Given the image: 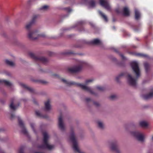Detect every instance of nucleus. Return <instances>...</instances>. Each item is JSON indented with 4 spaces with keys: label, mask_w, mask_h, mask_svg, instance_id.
<instances>
[{
    "label": "nucleus",
    "mask_w": 153,
    "mask_h": 153,
    "mask_svg": "<svg viewBox=\"0 0 153 153\" xmlns=\"http://www.w3.org/2000/svg\"><path fill=\"white\" fill-rule=\"evenodd\" d=\"M130 65L133 72L136 75V77L135 78L133 77L129 74L126 76L128 84L134 88H136L137 85V79L140 76V70L137 62L133 61L131 62Z\"/></svg>",
    "instance_id": "f257e3e1"
},
{
    "label": "nucleus",
    "mask_w": 153,
    "mask_h": 153,
    "mask_svg": "<svg viewBox=\"0 0 153 153\" xmlns=\"http://www.w3.org/2000/svg\"><path fill=\"white\" fill-rule=\"evenodd\" d=\"M54 75L60 79L62 82L68 86L76 85L77 86L80 87L82 89L89 92L90 94L94 95L95 96H97L98 95V94L94 91L89 87L80 83H76L74 81L67 80L64 78H60V76L57 74H54Z\"/></svg>",
    "instance_id": "f03ea898"
},
{
    "label": "nucleus",
    "mask_w": 153,
    "mask_h": 153,
    "mask_svg": "<svg viewBox=\"0 0 153 153\" xmlns=\"http://www.w3.org/2000/svg\"><path fill=\"white\" fill-rule=\"evenodd\" d=\"M43 144L42 145H39L37 148L39 149H47L51 150L54 148L53 145L49 144L48 143V140L49 138V136L46 132L43 133Z\"/></svg>",
    "instance_id": "7ed1b4c3"
},
{
    "label": "nucleus",
    "mask_w": 153,
    "mask_h": 153,
    "mask_svg": "<svg viewBox=\"0 0 153 153\" xmlns=\"http://www.w3.org/2000/svg\"><path fill=\"white\" fill-rule=\"evenodd\" d=\"M87 65V63L84 61L78 60L76 65L68 68V71L71 73H76L80 71L82 68Z\"/></svg>",
    "instance_id": "20e7f679"
},
{
    "label": "nucleus",
    "mask_w": 153,
    "mask_h": 153,
    "mask_svg": "<svg viewBox=\"0 0 153 153\" xmlns=\"http://www.w3.org/2000/svg\"><path fill=\"white\" fill-rule=\"evenodd\" d=\"M70 138L71 141L73 143V148L74 150L78 152L79 153H84L81 152L78 147L77 142L73 127L71 128Z\"/></svg>",
    "instance_id": "39448f33"
},
{
    "label": "nucleus",
    "mask_w": 153,
    "mask_h": 153,
    "mask_svg": "<svg viewBox=\"0 0 153 153\" xmlns=\"http://www.w3.org/2000/svg\"><path fill=\"white\" fill-rule=\"evenodd\" d=\"M28 36L29 38L31 40H35L40 37H45V35L43 34H39L37 30L29 31Z\"/></svg>",
    "instance_id": "423d86ee"
},
{
    "label": "nucleus",
    "mask_w": 153,
    "mask_h": 153,
    "mask_svg": "<svg viewBox=\"0 0 153 153\" xmlns=\"http://www.w3.org/2000/svg\"><path fill=\"white\" fill-rule=\"evenodd\" d=\"M131 135L134 137L138 141L141 142L144 141V136L139 131H133L130 132Z\"/></svg>",
    "instance_id": "0eeeda50"
},
{
    "label": "nucleus",
    "mask_w": 153,
    "mask_h": 153,
    "mask_svg": "<svg viewBox=\"0 0 153 153\" xmlns=\"http://www.w3.org/2000/svg\"><path fill=\"white\" fill-rule=\"evenodd\" d=\"M131 135L134 137L138 141L141 142L144 141V136L139 131H133L130 132Z\"/></svg>",
    "instance_id": "6e6552de"
},
{
    "label": "nucleus",
    "mask_w": 153,
    "mask_h": 153,
    "mask_svg": "<svg viewBox=\"0 0 153 153\" xmlns=\"http://www.w3.org/2000/svg\"><path fill=\"white\" fill-rule=\"evenodd\" d=\"M108 143L110 145V147L112 151L115 153H120V151L116 141L109 142Z\"/></svg>",
    "instance_id": "1a4fd4ad"
},
{
    "label": "nucleus",
    "mask_w": 153,
    "mask_h": 153,
    "mask_svg": "<svg viewBox=\"0 0 153 153\" xmlns=\"http://www.w3.org/2000/svg\"><path fill=\"white\" fill-rule=\"evenodd\" d=\"M30 56L33 58L36 61L45 64L48 62V59L44 57H38L36 56L32 53H30L29 54Z\"/></svg>",
    "instance_id": "9d476101"
},
{
    "label": "nucleus",
    "mask_w": 153,
    "mask_h": 153,
    "mask_svg": "<svg viewBox=\"0 0 153 153\" xmlns=\"http://www.w3.org/2000/svg\"><path fill=\"white\" fill-rule=\"evenodd\" d=\"M17 118L18 120L19 125L22 128V132L24 135L27 137H28V131L25 126L23 122L19 117H18Z\"/></svg>",
    "instance_id": "9b49d317"
},
{
    "label": "nucleus",
    "mask_w": 153,
    "mask_h": 153,
    "mask_svg": "<svg viewBox=\"0 0 153 153\" xmlns=\"http://www.w3.org/2000/svg\"><path fill=\"white\" fill-rule=\"evenodd\" d=\"M58 127L59 129L62 131L65 130V125L63 123L62 114H61L58 118Z\"/></svg>",
    "instance_id": "f8f14e48"
},
{
    "label": "nucleus",
    "mask_w": 153,
    "mask_h": 153,
    "mask_svg": "<svg viewBox=\"0 0 153 153\" xmlns=\"http://www.w3.org/2000/svg\"><path fill=\"white\" fill-rule=\"evenodd\" d=\"M100 4L108 10L110 9V7L109 4L106 0H99Z\"/></svg>",
    "instance_id": "ddd939ff"
},
{
    "label": "nucleus",
    "mask_w": 153,
    "mask_h": 153,
    "mask_svg": "<svg viewBox=\"0 0 153 153\" xmlns=\"http://www.w3.org/2000/svg\"><path fill=\"white\" fill-rule=\"evenodd\" d=\"M83 3L87 4L88 2V4L90 7L94 8L96 6V2L94 0H83Z\"/></svg>",
    "instance_id": "4468645a"
},
{
    "label": "nucleus",
    "mask_w": 153,
    "mask_h": 153,
    "mask_svg": "<svg viewBox=\"0 0 153 153\" xmlns=\"http://www.w3.org/2000/svg\"><path fill=\"white\" fill-rule=\"evenodd\" d=\"M85 43L86 44L91 43L92 44L101 45L102 44V42L98 39H93L90 42H85Z\"/></svg>",
    "instance_id": "2eb2a0df"
},
{
    "label": "nucleus",
    "mask_w": 153,
    "mask_h": 153,
    "mask_svg": "<svg viewBox=\"0 0 153 153\" xmlns=\"http://www.w3.org/2000/svg\"><path fill=\"white\" fill-rule=\"evenodd\" d=\"M85 23V22L83 21H80L79 22L76 24V25L74 27H78L80 28V29H79V30L80 31H84V28L82 27V25H83Z\"/></svg>",
    "instance_id": "dca6fc26"
},
{
    "label": "nucleus",
    "mask_w": 153,
    "mask_h": 153,
    "mask_svg": "<svg viewBox=\"0 0 153 153\" xmlns=\"http://www.w3.org/2000/svg\"><path fill=\"white\" fill-rule=\"evenodd\" d=\"M142 97L144 100H148V99L152 98L153 97V90L149 94L143 95L141 96Z\"/></svg>",
    "instance_id": "f3484780"
},
{
    "label": "nucleus",
    "mask_w": 153,
    "mask_h": 153,
    "mask_svg": "<svg viewBox=\"0 0 153 153\" xmlns=\"http://www.w3.org/2000/svg\"><path fill=\"white\" fill-rule=\"evenodd\" d=\"M50 101L49 100H48L45 102V111H49L51 109V105L50 104Z\"/></svg>",
    "instance_id": "a211bd4d"
},
{
    "label": "nucleus",
    "mask_w": 153,
    "mask_h": 153,
    "mask_svg": "<svg viewBox=\"0 0 153 153\" xmlns=\"http://www.w3.org/2000/svg\"><path fill=\"white\" fill-rule=\"evenodd\" d=\"M4 84L8 86H11L12 85V84L9 81L0 79V84Z\"/></svg>",
    "instance_id": "6ab92c4d"
},
{
    "label": "nucleus",
    "mask_w": 153,
    "mask_h": 153,
    "mask_svg": "<svg viewBox=\"0 0 153 153\" xmlns=\"http://www.w3.org/2000/svg\"><path fill=\"white\" fill-rule=\"evenodd\" d=\"M20 85L23 87L26 88L30 92L32 93L34 92V90L33 88L28 87L27 85L23 83H21Z\"/></svg>",
    "instance_id": "aec40b11"
},
{
    "label": "nucleus",
    "mask_w": 153,
    "mask_h": 153,
    "mask_svg": "<svg viewBox=\"0 0 153 153\" xmlns=\"http://www.w3.org/2000/svg\"><path fill=\"white\" fill-rule=\"evenodd\" d=\"M135 14V19L136 20H138L140 18V13L139 10L137 9H135L134 10Z\"/></svg>",
    "instance_id": "412c9836"
},
{
    "label": "nucleus",
    "mask_w": 153,
    "mask_h": 153,
    "mask_svg": "<svg viewBox=\"0 0 153 153\" xmlns=\"http://www.w3.org/2000/svg\"><path fill=\"white\" fill-rule=\"evenodd\" d=\"M123 15L126 16H128L129 15V12L128 8L125 7L123 9Z\"/></svg>",
    "instance_id": "4be33fe9"
},
{
    "label": "nucleus",
    "mask_w": 153,
    "mask_h": 153,
    "mask_svg": "<svg viewBox=\"0 0 153 153\" xmlns=\"http://www.w3.org/2000/svg\"><path fill=\"white\" fill-rule=\"evenodd\" d=\"M13 98L12 99L11 102V104L10 105L9 107L10 109L14 111L17 108L18 106H15L14 105L13 102Z\"/></svg>",
    "instance_id": "5701e85b"
},
{
    "label": "nucleus",
    "mask_w": 153,
    "mask_h": 153,
    "mask_svg": "<svg viewBox=\"0 0 153 153\" xmlns=\"http://www.w3.org/2000/svg\"><path fill=\"white\" fill-rule=\"evenodd\" d=\"M98 12L100 15L104 19L105 21L106 22H107L108 21V19L107 16L101 11L99 10Z\"/></svg>",
    "instance_id": "b1692460"
},
{
    "label": "nucleus",
    "mask_w": 153,
    "mask_h": 153,
    "mask_svg": "<svg viewBox=\"0 0 153 153\" xmlns=\"http://www.w3.org/2000/svg\"><path fill=\"white\" fill-rule=\"evenodd\" d=\"M97 125L98 128L101 129H102L104 128V125L102 121H98L97 122Z\"/></svg>",
    "instance_id": "393cba45"
},
{
    "label": "nucleus",
    "mask_w": 153,
    "mask_h": 153,
    "mask_svg": "<svg viewBox=\"0 0 153 153\" xmlns=\"http://www.w3.org/2000/svg\"><path fill=\"white\" fill-rule=\"evenodd\" d=\"M126 72L122 73L120 74L118 76H117L116 78V80L117 82L119 81V79H120L121 77L122 76H126Z\"/></svg>",
    "instance_id": "a878e982"
},
{
    "label": "nucleus",
    "mask_w": 153,
    "mask_h": 153,
    "mask_svg": "<svg viewBox=\"0 0 153 153\" xmlns=\"http://www.w3.org/2000/svg\"><path fill=\"white\" fill-rule=\"evenodd\" d=\"M139 125L141 127H146L148 126L147 123L144 121H140L139 122Z\"/></svg>",
    "instance_id": "bb28decb"
},
{
    "label": "nucleus",
    "mask_w": 153,
    "mask_h": 153,
    "mask_svg": "<svg viewBox=\"0 0 153 153\" xmlns=\"http://www.w3.org/2000/svg\"><path fill=\"white\" fill-rule=\"evenodd\" d=\"M34 24L33 23L30 21L25 26L26 29L27 30H29L32 25Z\"/></svg>",
    "instance_id": "cd10ccee"
},
{
    "label": "nucleus",
    "mask_w": 153,
    "mask_h": 153,
    "mask_svg": "<svg viewBox=\"0 0 153 153\" xmlns=\"http://www.w3.org/2000/svg\"><path fill=\"white\" fill-rule=\"evenodd\" d=\"M39 17V15H34L33 16L32 19L31 21V22H32V23L34 24L36 22V19L37 18Z\"/></svg>",
    "instance_id": "c85d7f7f"
},
{
    "label": "nucleus",
    "mask_w": 153,
    "mask_h": 153,
    "mask_svg": "<svg viewBox=\"0 0 153 153\" xmlns=\"http://www.w3.org/2000/svg\"><path fill=\"white\" fill-rule=\"evenodd\" d=\"M5 62L7 65L12 67L14 66L15 65L13 62L8 59L5 60Z\"/></svg>",
    "instance_id": "c756f323"
},
{
    "label": "nucleus",
    "mask_w": 153,
    "mask_h": 153,
    "mask_svg": "<svg viewBox=\"0 0 153 153\" xmlns=\"http://www.w3.org/2000/svg\"><path fill=\"white\" fill-rule=\"evenodd\" d=\"M136 55L142 57L147 58H149V56L148 55L146 54L140 53H137L136 54Z\"/></svg>",
    "instance_id": "7c9ffc66"
},
{
    "label": "nucleus",
    "mask_w": 153,
    "mask_h": 153,
    "mask_svg": "<svg viewBox=\"0 0 153 153\" xmlns=\"http://www.w3.org/2000/svg\"><path fill=\"white\" fill-rule=\"evenodd\" d=\"M49 6L48 5H44L42 6L39 8V10H40L46 11L48 8Z\"/></svg>",
    "instance_id": "2f4dec72"
},
{
    "label": "nucleus",
    "mask_w": 153,
    "mask_h": 153,
    "mask_svg": "<svg viewBox=\"0 0 153 153\" xmlns=\"http://www.w3.org/2000/svg\"><path fill=\"white\" fill-rule=\"evenodd\" d=\"M144 66L145 69L146 71L147 72L149 69V65L148 63L146 62L144 63Z\"/></svg>",
    "instance_id": "473e14b6"
},
{
    "label": "nucleus",
    "mask_w": 153,
    "mask_h": 153,
    "mask_svg": "<svg viewBox=\"0 0 153 153\" xmlns=\"http://www.w3.org/2000/svg\"><path fill=\"white\" fill-rule=\"evenodd\" d=\"M96 88L97 89L101 91H103L105 89V88L104 87L99 86H97Z\"/></svg>",
    "instance_id": "72a5a7b5"
},
{
    "label": "nucleus",
    "mask_w": 153,
    "mask_h": 153,
    "mask_svg": "<svg viewBox=\"0 0 153 153\" xmlns=\"http://www.w3.org/2000/svg\"><path fill=\"white\" fill-rule=\"evenodd\" d=\"M94 79H90L86 80L85 81V83L86 84H88L89 83L92 82L94 81Z\"/></svg>",
    "instance_id": "f704fd0d"
},
{
    "label": "nucleus",
    "mask_w": 153,
    "mask_h": 153,
    "mask_svg": "<svg viewBox=\"0 0 153 153\" xmlns=\"http://www.w3.org/2000/svg\"><path fill=\"white\" fill-rule=\"evenodd\" d=\"M24 147L23 146L21 147L19 149L18 151L19 153H24Z\"/></svg>",
    "instance_id": "c9c22d12"
},
{
    "label": "nucleus",
    "mask_w": 153,
    "mask_h": 153,
    "mask_svg": "<svg viewBox=\"0 0 153 153\" xmlns=\"http://www.w3.org/2000/svg\"><path fill=\"white\" fill-rule=\"evenodd\" d=\"M24 147L23 146L21 147L19 149L18 151L19 153H24Z\"/></svg>",
    "instance_id": "e433bc0d"
},
{
    "label": "nucleus",
    "mask_w": 153,
    "mask_h": 153,
    "mask_svg": "<svg viewBox=\"0 0 153 153\" xmlns=\"http://www.w3.org/2000/svg\"><path fill=\"white\" fill-rule=\"evenodd\" d=\"M65 54L67 55H75L76 54V53H74L73 51H69L66 52L65 53Z\"/></svg>",
    "instance_id": "4c0bfd02"
},
{
    "label": "nucleus",
    "mask_w": 153,
    "mask_h": 153,
    "mask_svg": "<svg viewBox=\"0 0 153 153\" xmlns=\"http://www.w3.org/2000/svg\"><path fill=\"white\" fill-rule=\"evenodd\" d=\"M30 126L33 131L35 133L36 131L34 128V127L35 126V124L33 123H30Z\"/></svg>",
    "instance_id": "58836bf2"
},
{
    "label": "nucleus",
    "mask_w": 153,
    "mask_h": 153,
    "mask_svg": "<svg viewBox=\"0 0 153 153\" xmlns=\"http://www.w3.org/2000/svg\"><path fill=\"white\" fill-rule=\"evenodd\" d=\"M36 115L38 117H42V115L41 114L40 112L39 111H36L35 112Z\"/></svg>",
    "instance_id": "ea45409f"
},
{
    "label": "nucleus",
    "mask_w": 153,
    "mask_h": 153,
    "mask_svg": "<svg viewBox=\"0 0 153 153\" xmlns=\"http://www.w3.org/2000/svg\"><path fill=\"white\" fill-rule=\"evenodd\" d=\"M63 9L69 13L72 10V9L69 7L64 8Z\"/></svg>",
    "instance_id": "a19ab883"
},
{
    "label": "nucleus",
    "mask_w": 153,
    "mask_h": 153,
    "mask_svg": "<svg viewBox=\"0 0 153 153\" xmlns=\"http://www.w3.org/2000/svg\"><path fill=\"white\" fill-rule=\"evenodd\" d=\"M117 98V96L114 95H113L110 97V99L112 100H115Z\"/></svg>",
    "instance_id": "79ce46f5"
},
{
    "label": "nucleus",
    "mask_w": 153,
    "mask_h": 153,
    "mask_svg": "<svg viewBox=\"0 0 153 153\" xmlns=\"http://www.w3.org/2000/svg\"><path fill=\"white\" fill-rule=\"evenodd\" d=\"M111 59L114 62H116L117 61L116 58L113 56H112L111 57Z\"/></svg>",
    "instance_id": "37998d69"
},
{
    "label": "nucleus",
    "mask_w": 153,
    "mask_h": 153,
    "mask_svg": "<svg viewBox=\"0 0 153 153\" xmlns=\"http://www.w3.org/2000/svg\"><path fill=\"white\" fill-rule=\"evenodd\" d=\"M93 103L97 107H98L100 106L99 103L97 102H94Z\"/></svg>",
    "instance_id": "c03bdc74"
},
{
    "label": "nucleus",
    "mask_w": 153,
    "mask_h": 153,
    "mask_svg": "<svg viewBox=\"0 0 153 153\" xmlns=\"http://www.w3.org/2000/svg\"><path fill=\"white\" fill-rule=\"evenodd\" d=\"M85 100L87 102H89L91 101V100L89 98H86L85 99Z\"/></svg>",
    "instance_id": "a18cd8bd"
},
{
    "label": "nucleus",
    "mask_w": 153,
    "mask_h": 153,
    "mask_svg": "<svg viewBox=\"0 0 153 153\" xmlns=\"http://www.w3.org/2000/svg\"><path fill=\"white\" fill-rule=\"evenodd\" d=\"M119 55L123 59H126V57L123 56V55L121 53H119Z\"/></svg>",
    "instance_id": "49530a36"
},
{
    "label": "nucleus",
    "mask_w": 153,
    "mask_h": 153,
    "mask_svg": "<svg viewBox=\"0 0 153 153\" xmlns=\"http://www.w3.org/2000/svg\"><path fill=\"white\" fill-rule=\"evenodd\" d=\"M40 82L43 84H45L47 83V82L44 80H41L40 81Z\"/></svg>",
    "instance_id": "de8ad7c7"
},
{
    "label": "nucleus",
    "mask_w": 153,
    "mask_h": 153,
    "mask_svg": "<svg viewBox=\"0 0 153 153\" xmlns=\"http://www.w3.org/2000/svg\"><path fill=\"white\" fill-rule=\"evenodd\" d=\"M90 25H91V27H93L95 28V25L94 24H93L92 22H90Z\"/></svg>",
    "instance_id": "09e8293b"
},
{
    "label": "nucleus",
    "mask_w": 153,
    "mask_h": 153,
    "mask_svg": "<svg viewBox=\"0 0 153 153\" xmlns=\"http://www.w3.org/2000/svg\"><path fill=\"white\" fill-rule=\"evenodd\" d=\"M15 117V115L14 114H12L11 115V118L12 119H13Z\"/></svg>",
    "instance_id": "8fccbe9b"
},
{
    "label": "nucleus",
    "mask_w": 153,
    "mask_h": 153,
    "mask_svg": "<svg viewBox=\"0 0 153 153\" xmlns=\"http://www.w3.org/2000/svg\"><path fill=\"white\" fill-rule=\"evenodd\" d=\"M135 126V125L134 123H131V126Z\"/></svg>",
    "instance_id": "3c124183"
},
{
    "label": "nucleus",
    "mask_w": 153,
    "mask_h": 153,
    "mask_svg": "<svg viewBox=\"0 0 153 153\" xmlns=\"http://www.w3.org/2000/svg\"><path fill=\"white\" fill-rule=\"evenodd\" d=\"M4 150H2L0 148V153H4Z\"/></svg>",
    "instance_id": "603ef678"
},
{
    "label": "nucleus",
    "mask_w": 153,
    "mask_h": 153,
    "mask_svg": "<svg viewBox=\"0 0 153 153\" xmlns=\"http://www.w3.org/2000/svg\"><path fill=\"white\" fill-rule=\"evenodd\" d=\"M4 131V129L2 128H0V132Z\"/></svg>",
    "instance_id": "864d4df0"
},
{
    "label": "nucleus",
    "mask_w": 153,
    "mask_h": 153,
    "mask_svg": "<svg viewBox=\"0 0 153 153\" xmlns=\"http://www.w3.org/2000/svg\"><path fill=\"white\" fill-rule=\"evenodd\" d=\"M40 71L42 72H45V71H44L42 69H40Z\"/></svg>",
    "instance_id": "5fc2aeb1"
},
{
    "label": "nucleus",
    "mask_w": 153,
    "mask_h": 153,
    "mask_svg": "<svg viewBox=\"0 0 153 153\" xmlns=\"http://www.w3.org/2000/svg\"><path fill=\"white\" fill-rule=\"evenodd\" d=\"M116 12L117 13H120V12L119 10L118 9H117L116 10Z\"/></svg>",
    "instance_id": "6e6d98bb"
},
{
    "label": "nucleus",
    "mask_w": 153,
    "mask_h": 153,
    "mask_svg": "<svg viewBox=\"0 0 153 153\" xmlns=\"http://www.w3.org/2000/svg\"><path fill=\"white\" fill-rule=\"evenodd\" d=\"M22 100L24 101H27V99H22Z\"/></svg>",
    "instance_id": "4d7b16f0"
},
{
    "label": "nucleus",
    "mask_w": 153,
    "mask_h": 153,
    "mask_svg": "<svg viewBox=\"0 0 153 153\" xmlns=\"http://www.w3.org/2000/svg\"><path fill=\"white\" fill-rule=\"evenodd\" d=\"M33 101H34V103H35V104H37V102H36L35 100H34Z\"/></svg>",
    "instance_id": "13d9d810"
},
{
    "label": "nucleus",
    "mask_w": 153,
    "mask_h": 153,
    "mask_svg": "<svg viewBox=\"0 0 153 153\" xmlns=\"http://www.w3.org/2000/svg\"><path fill=\"white\" fill-rule=\"evenodd\" d=\"M69 29L68 28H66L65 29H64V30H68Z\"/></svg>",
    "instance_id": "bf43d9fd"
},
{
    "label": "nucleus",
    "mask_w": 153,
    "mask_h": 153,
    "mask_svg": "<svg viewBox=\"0 0 153 153\" xmlns=\"http://www.w3.org/2000/svg\"><path fill=\"white\" fill-rule=\"evenodd\" d=\"M7 75L8 76H10V74L9 73H7Z\"/></svg>",
    "instance_id": "052dcab7"
},
{
    "label": "nucleus",
    "mask_w": 153,
    "mask_h": 153,
    "mask_svg": "<svg viewBox=\"0 0 153 153\" xmlns=\"http://www.w3.org/2000/svg\"><path fill=\"white\" fill-rule=\"evenodd\" d=\"M114 51H115L116 52H118L117 50L116 49H115L114 50Z\"/></svg>",
    "instance_id": "680f3d73"
},
{
    "label": "nucleus",
    "mask_w": 153,
    "mask_h": 153,
    "mask_svg": "<svg viewBox=\"0 0 153 153\" xmlns=\"http://www.w3.org/2000/svg\"><path fill=\"white\" fill-rule=\"evenodd\" d=\"M113 29H115V27L114 26H113Z\"/></svg>",
    "instance_id": "e2e57ef3"
},
{
    "label": "nucleus",
    "mask_w": 153,
    "mask_h": 153,
    "mask_svg": "<svg viewBox=\"0 0 153 153\" xmlns=\"http://www.w3.org/2000/svg\"><path fill=\"white\" fill-rule=\"evenodd\" d=\"M113 22H115V19H114V18L113 19Z\"/></svg>",
    "instance_id": "0e129e2a"
},
{
    "label": "nucleus",
    "mask_w": 153,
    "mask_h": 153,
    "mask_svg": "<svg viewBox=\"0 0 153 153\" xmlns=\"http://www.w3.org/2000/svg\"><path fill=\"white\" fill-rule=\"evenodd\" d=\"M151 139H152V141H153V136L152 137Z\"/></svg>",
    "instance_id": "69168bd1"
},
{
    "label": "nucleus",
    "mask_w": 153,
    "mask_h": 153,
    "mask_svg": "<svg viewBox=\"0 0 153 153\" xmlns=\"http://www.w3.org/2000/svg\"><path fill=\"white\" fill-rule=\"evenodd\" d=\"M134 30H135V31H137V29H134Z\"/></svg>",
    "instance_id": "338daca9"
},
{
    "label": "nucleus",
    "mask_w": 153,
    "mask_h": 153,
    "mask_svg": "<svg viewBox=\"0 0 153 153\" xmlns=\"http://www.w3.org/2000/svg\"><path fill=\"white\" fill-rule=\"evenodd\" d=\"M148 153H152L150 152H148Z\"/></svg>",
    "instance_id": "774afa93"
}]
</instances>
